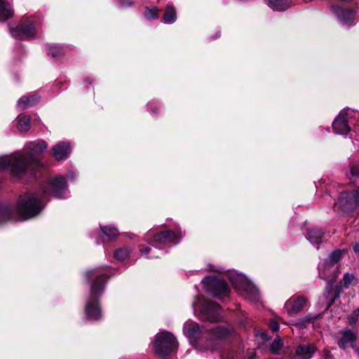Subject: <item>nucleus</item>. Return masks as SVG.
I'll list each match as a JSON object with an SVG mask.
<instances>
[{
    "mask_svg": "<svg viewBox=\"0 0 359 359\" xmlns=\"http://www.w3.org/2000/svg\"><path fill=\"white\" fill-rule=\"evenodd\" d=\"M183 333L196 350L203 352L208 350L213 351L215 348V341L229 336L230 331L224 327L219 326L212 329L211 332L208 334V330L203 326L188 320L184 324Z\"/></svg>",
    "mask_w": 359,
    "mask_h": 359,
    "instance_id": "obj_1",
    "label": "nucleus"
},
{
    "mask_svg": "<svg viewBox=\"0 0 359 359\" xmlns=\"http://www.w3.org/2000/svg\"><path fill=\"white\" fill-rule=\"evenodd\" d=\"M86 278L91 282L90 295L84 308L86 318L90 320H98L102 318L100 297L103 293L107 279L109 278L104 268H97L86 271Z\"/></svg>",
    "mask_w": 359,
    "mask_h": 359,
    "instance_id": "obj_2",
    "label": "nucleus"
},
{
    "mask_svg": "<svg viewBox=\"0 0 359 359\" xmlns=\"http://www.w3.org/2000/svg\"><path fill=\"white\" fill-rule=\"evenodd\" d=\"M183 236L184 233L178 228L175 231L168 230L157 233H155L154 231L151 230L146 234L145 239L151 241V238H153V248L150 246L140 245L139 250L141 254L147 258H157L160 255V253H156L157 249L160 250V248L162 245H177L180 242Z\"/></svg>",
    "mask_w": 359,
    "mask_h": 359,
    "instance_id": "obj_3",
    "label": "nucleus"
},
{
    "mask_svg": "<svg viewBox=\"0 0 359 359\" xmlns=\"http://www.w3.org/2000/svg\"><path fill=\"white\" fill-rule=\"evenodd\" d=\"M44 204L36 193L28 192L22 194L18 198L15 206L10 207L12 210V218L5 223L15 220H27L38 216L44 208Z\"/></svg>",
    "mask_w": 359,
    "mask_h": 359,
    "instance_id": "obj_4",
    "label": "nucleus"
},
{
    "mask_svg": "<svg viewBox=\"0 0 359 359\" xmlns=\"http://www.w3.org/2000/svg\"><path fill=\"white\" fill-rule=\"evenodd\" d=\"M346 251L344 250H334L328 257L319 264V276L321 278L327 281V290L330 292L332 284L340 273L338 266L335 265L343 257Z\"/></svg>",
    "mask_w": 359,
    "mask_h": 359,
    "instance_id": "obj_5",
    "label": "nucleus"
},
{
    "mask_svg": "<svg viewBox=\"0 0 359 359\" xmlns=\"http://www.w3.org/2000/svg\"><path fill=\"white\" fill-rule=\"evenodd\" d=\"M226 276L239 294L252 302L258 301L259 291L257 288L244 274L230 270L226 271Z\"/></svg>",
    "mask_w": 359,
    "mask_h": 359,
    "instance_id": "obj_6",
    "label": "nucleus"
},
{
    "mask_svg": "<svg viewBox=\"0 0 359 359\" xmlns=\"http://www.w3.org/2000/svg\"><path fill=\"white\" fill-rule=\"evenodd\" d=\"M27 164L25 158L18 154L0 156V171L9 168L11 175L15 177H22L27 174Z\"/></svg>",
    "mask_w": 359,
    "mask_h": 359,
    "instance_id": "obj_7",
    "label": "nucleus"
},
{
    "mask_svg": "<svg viewBox=\"0 0 359 359\" xmlns=\"http://www.w3.org/2000/svg\"><path fill=\"white\" fill-rule=\"evenodd\" d=\"M48 147L47 144L42 140H37L26 144L25 148L27 150L26 154H20L25 158L27 171L29 169L38 168L41 167V156Z\"/></svg>",
    "mask_w": 359,
    "mask_h": 359,
    "instance_id": "obj_8",
    "label": "nucleus"
},
{
    "mask_svg": "<svg viewBox=\"0 0 359 359\" xmlns=\"http://www.w3.org/2000/svg\"><path fill=\"white\" fill-rule=\"evenodd\" d=\"M194 311H198L208 321H218L222 318L220 306L203 297H198L192 304Z\"/></svg>",
    "mask_w": 359,
    "mask_h": 359,
    "instance_id": "obj_9",
    "label": "nucleus"
},
{
    "mask_svg": "<svg viewBox=\"0 0 359 359\" xmlns=\"http://www.w3.org/2000/svg\"><path fill=\"white\" fill-rule=\"evenodd\" d=\"M177 341L174 335L168 332L162 331L156 334L154 348L156 353L165 356L177 348Z\"/></svg>",
    "mask_w": 359,
    "mask_h": 359,
    "instance_id": "obj_10",
    "label": "nucleus"
},
{
    "mask_svg": "<svg viewBox=\"0 0 359 359\" xmlns=\"http://www.w3.org/2000/svg\"><path fill=\"white\" fill-rule=\"evenodd\" d=\"M41 190L43 194L57 198H65L69 196L67 182L61 175L50 177L47 183L42 186Z\"/></svg>",
    "mask_w": 359,
    "mask_h": 359,
    "instance_id": "obj_11",
    "label": "nucleus"
},
{
    "mask_svg": "<svg viewBox=\"0 0 359 359\" xmlns=\"http://www.w3.org/2000/svg\"><path fill=\"white\" fill-rule=\"evenodd\" d=\"M205 290L211 295L223 299L229 294L230 290L225 280L215 276H207L203 279Z\"/></svg>",
    "mask_w": 359,
    "mask_h": 359,
    "instance_id": "obj_12",
    "label": "nucleus"
},
{
    "mask_svg": "<svg viewBox=\"0 0 359 359\" xmlns=\"http://www.w3.org/2000/svg\"><path fill=\"white\" fill-rule=\"evenodd\" d=\"M37 25L38 22L34 18H30L15 28L9 26V29L11 34L15 39H30L36 36Z\"/></svg>",
    "mask_w": 359,
    "mask_h": 359,
    "instance_id": "obj_13",
    "label": "nucleus"
},
{
    "mask_svg": "<svg viewBox=\"0 0 359 359\" xmlns=\"http://www.w3.org/2000/svg\"><path fill=\"white\" fill-rule=\"evenodd\" d=\"M351 113L349 109H343L339 112L332 123L333 130L337 134L346 135L350 132L348 121Z\"/></svg>",
    "mask_w": 359,
    "mask_h": 359,
    "instance_id": "obj_14",
    "label": "nucleus"
},
{
    "mask_svg": "<svg viewBox=\"0 0 359 359\" xmlns=\"http://www.w3.org/2000/svg\"><path fill=\"white\" fill-rule=\"evenodd\" d=\"M330 11L343 25L350 26L353 25L354 13L352 10L345 9L341 6L335 5L334 3H331Z\"/></svg>",
    "mask_w": 359,
    "mask_h": 359,
    "instance_id": "obj_15",
    "label": "nucleus"
},
{
    "mask_svg": "<svg viewBox=\"0 0 359 359\" xmlns=\"http://www.w3.org/2000/svg\"><path fill=\"white\" fill-rule=\"evenodd\" d=\"M339 334L336 339L339 348L342 349L348 347L355 348L357 335L354 332L351 330H343L339 332Z\"/></svg>",
    "mask_w": 359,
    "mask_h": 359,
    "instance_id": "obj_16",
    "label": "nucleus"
},
{
    "mask_svg": "<svg viewBox=\"0 0 359 359\" xmlns=\"http://www.w3.org/2000/svg\"><path fill=\"white\" fill-rule=\"evenodd\" d=\"M72 148L67 142H60L51 149V155L57 161L67 158L71 153Z\"/></svg>",
    "mask_w": 359,
    "mask_h": 359,
    "instance_id": "obj_17",
    "label": "nucleus"
},
{
    "mask_svg": "<svg viewBox=\"0 0 359 359\" xmlns=\"http://www.w3.org/2000/svg\"><path fill=\"white\" fill-rule=\"evenodd\" d=\"M307 299L304 297H292L285 302V308L289 315L300 312L306 306Z\"/></svg>",
    "mask_w": 359,
    "mask_h": 359,
    "instance_id": "obj_18",
    "label": "nucleus"
},
{
    "mask_svg": "<svg viewBox=\"0 0 359 359\" xmlns=\"http://www.w3.org/2000/svg\"><path fill=\"white\" fill-rule=\"evenodd\" d=\"M315 351L316 348L313 345H300L297 348L292 359H311Z\"/></svg>",
    "mask_w": 359,
    "mask_h": 359,
    "instance_id": "obj_19",
    "label": "nucleus"
},
{
    "mask_svg": "<svg viewBox=\"0 0 359 359\" xmlns=\"http://www.w3.org/2000/svg\"><path fill=\"white\" fill-rule=\"evenodd\" d=\"M39 100L40 97L36 95H24L18 100L17 107L20 110H24L36 104Z\"/></svg>",
    "mask_w": 359,
    "mask_h": 359,
    "instance_id": "obj_20",
    "label": "nucleus"
},
{
    "mask_svg": "<svg viewBox=\"0 0 359 359\" xmlns=\"http://www.w3.org/2000/svg\"><path fill=\"white\" fill-rule=\"evenodd\" d=\"M13 15V11L8 1L0 0V20L5 21Z\"/></svg>",
    "mask_w": 359,
    "mask_h": 359,
    "instance_id": "obj_21",
    "label": "nucleus"
},
{
    "mask_svg": "<svg viewBox=\"0 0 359 359\" xmlns=\"http://www.w3.org/2000/svg\"><path fill=\"white\" fill-rule=\"evenodd\" d=\"M323 232L320 229H309L306 234L307 240L313 245L319 244L322 241Z\"/></svg>",
    "mask_w": 359,
    "mask_h": 359,
    "instance_id": "obj_22",
    "label": "nucleus"
},
{
    "mask_svg": "<svg viewBox=\"0 0 359 359\" xmlns=\"http://www.w3.org/2000/svg\"><path fill=\"white\" fill-rule=\"evenodd\" d=\"M12 210L8 203H0V225L12 218Z\"/></svg>",
    "mask_w": 359,
    "mask_h": 359,
    "instance_id": "obj_23",
    "label": "nucleus"
},
{
    "mask_svg": "<svg viewBox=\"0 0 359 359\" xmlns=\"http://www.w3.org/2000/svg\"><path fill=\"white\" fill-rule=\"evenodd\" d=\"M177 19L175 8L173 6L169 5L166 7L163 15V22L165 24H172Z\"/></svg>",
    "mask_w": 359,
    "mask_h": 359,
    "instance_id": "obj_24",
    "label": "nucleus"
},
{
    "mask_svg": "<svg viewBox=\"0 0 359 359\" xmlns=\"http://www.w3.org/2000/svg\"><path fill=\"white\" fill-rule=\"evenodd\" d=\"M100 229L102 234L105 236L109 241L116 238L119 234L118 230L114 226H101Z\"/></svg>",
    "mask_w": 359,
    "mask_h": 359,
    "instance_id": "obj_25",
    "label": "nucleus"
},
{
    "mask_svg": "<svg viewBox=\"0 0 359 359\" xmlns=\"http://www.w3.org/2000/svg\"><path fill=\"white\" fill-rule=\"evenodd\" d=\"M48 55L53 58L57 59L64 54V50L62 46L57 44H49L47 49Z\"/></svg>",
    "mask_w": 359,
    "mask_h": 359,
    "instance_id": "obj_26",
    "label": "nucleus"
},
{
    "mask_svg": "<svg viewBox=\"0 0 359 359\" xmlns=\"http://www.w3.org/2000/svg\"><path fill=\"white\" fill-rule=\"evenodd\" d=\"M290 0H271V8L276 11H284L290 7Z\"/></svg>",
    "mask_w": 359,
    "mask_h": 359,
    "instance_id": "obj_27",
    "label": "nucleus"
},
{
    "mask_svg": "<svg viewBox=\"0 0 359 359\" xmlns=\"http://www.w3.org/2000/svg\"><path fill=\"white\" fill-rule=\"evenodd\" d=\"M17 128L20 132H27L30 128V117L24 115L18 118Z\"/></svg>",
    "mask_w": 359,
    "mask_h": 359,
    "instance_id": "obj_28",
    "label": "nucleus"
},
{
    "mask_svg": "<svg viewBox=\"0 0 359 359\" xmlns=\"http://www.w3.org/2000/svg\"><path fill=\"white\" fill-rule=\"evenodd\" d=\"M284 343L280 337H276L271 344V353L280 354L283 352Z\"/></svg>",
    "mask_w": 359,
    "mask_h": 359,
    "instance_id": "obj_29",
    "label": "nucleus"
},
{
    "mask_svg": "<svg viewBox=\"0 0 359 359\" xmlns=\"http://www.w3.org/2000/svg\"><path fill=\"white\" fill-rule=\"evenodd\" d=\"M130 252V250L128 247H123L116 250L114 253V256L116 259L123 261L128 257Z\"/></svg>",
    "mask_w": 359,
    "mask_h": 359,
    "instance_id": "obj_30",
    "label": "nucleus"
},
{
    "mask_svg": "<svg viewBox=\"0 0 359 359\" xmlns=\"http://www.w3.org/2000/svg\"><path fill=\"white\" fill-rule=\"evenodd\" d=\"M144 16L147 20H156L158 18V10L156 7H147Z\"/></svg>",
    "mask_w": 359,
    "mask_h": 359,
    "instance_id": "obj_31",
    "label": "nucleus"
},
{
    "mask_svg": "<svg viewBox=\"0 0 359 359\" xmlns=\"http://www.w3.org/2000/svg\"><path fill=\"white\" fill-rule=\"evenodd\" d=\"M354 279V276L353 274L351 273H345L343 278V287L341 282L339 283L338 285V287H340L339 289V292L343 289V288H348L351 285V283L353 282Z\"/></svg>",
    "mask_w": 359,
    "mask_h": 359,
    "instance_id": "obj_32",
    "label": "nucleus"
},
{
    "mask_svg": "<svg viewBox=\"0 0 359 359\" xmlns=\"http://www.w3.org/2000/svg\"><path fill=\"white\" fill-rule=\"evenodd\" d=\"M313 323V318L311 317L306 316L299 320L295 324V326L299 329H302L306 327L309 323Z\"/></svg>",
    "mask_w": 359,
    "mask_h": 359,
    "instance_id": "obj_33",
    "label": "nucleus"
},
{
    "mask_svg": "<svg viewBox=\"0 0 359 359\" xmlns=\"http://www.w3.org/2000/svg\"><path fill=\"white\" fill-rule=\"evenodd\" d=\"M349 198L351 203L355 205H359V187L350 193Z\"/></svg>",
    "mask_w": 359,
    "mask_h": 359,
    "instance_id": "obj_34",
    "label": "nucleus"
},
{
    "mask_svg": "<svg viewBox=\"0 0 359 359\" xmlns=\"http://www.w3.org/2000/svg\"><path fill=\"white\" fill-rule=\"evenodd\" d=\"M133 4V1L131 0H118V6L119 8H128Z\"/></svg>",
    "mask_w": 359,
    "mask_h": 359,
    "instance_id": "obj_35",
    "label": "nucleus"
},
{
    "mask_svg": "<svg viewBox=\"0 0 359 359\" xmlns=\"http://www.w3.org/2000/svg\"><path fill=\"white\" fill-rule=\"evenodd\" d=\"M358 314H359V311H355L353 314H351V316H349L347 318L348 323L352 325H355L357 322V318L358 316Z\"/></svg>",
    "mask_w": 359,
    "mask_h": 359,
    "instance_id": "obj_36",
    "label": "nucleus"
},
{
    "mask_svg": "<svg viewBox=\"0 0 359 359\" xmlns=\"http://www.w3.org/2000/svg\"><path fill=\"white\" fill-rule=\"evenodd\" d=\"M208 270L210 271H215V272H217V273H222L224 272V269L222 267L217 266H215V265H209L208 266Z\"/></svg>",
    "mask_w": 359,
    "mask_h": 359,
    "instance_id": "obj_37",
    "label": "nucleus"
},
{
    "mask_svg": "<svg viewBox=\"0 0 359 359\" xmlns=\"http://www.w3.org/2000/svg\"><path fill=\"white\" fill-rule=\"evenodd\" d=\"M279 328V324L276 321L271 320V331L277 332Z\"/></svg>",
    "mask_w": 359,
    "mask_h": 359,
    "instance_id": "obj_38",
    "label": "nucleus"
},
{
    "mask_svg": "<svg viewBox=\"0 0 359 359\" xmlns=\"http://www.w3.org/2000/svg\"><path fill=\"white\" fill-rule=\"evenodd\" d=\"M351 174L352 176H359V168L353 166L351 168Z\"/></svg>",
    "mask_w": 359,
    "mask_h": 359,
    "instance_id": "obj_39",
    "label": "nucleus"
},
{
    "mask_svg": "<svg viewBox=\"0 0 359 359\" xmlns=\"http://www.w3.org/2000/svg\"><path fill=\"white\" fill-rule=\"evenodd\" d=\"M354 250L359 253V243L355 245Z\"/></svg>",
    "mask_w": 359,
    "mask_h": 359,
    "instance_id": "obj_40",
    "label": "nucleus"
},
{
    "mask_svg": "<svg viewBox=\"0 0 359 359\" xmlns=\"http://www.w3.org/2000/svg\"><path fill=\"white\" fill-rule=\"evenodd\" d=\"M85 82L87 83H89V84H91L93 83V80L90 79V78H87L86 80H85Z\"/></svg>",
    "mask_w": 359,
    "mask_h": 359,
    "instance_id": "obj_41",
    "label": "nucleus"
},
{
    "mask_svg": "<svg viewBox=\"0 0 359 359\" xmlns=\"http://www.w3.org/2000/svg\"><path fill=\"white\" fill-rule=\"evenodd\" d=\"M69 177L70 178H73V177H74L73 174H72V172H69Z\"/></svg>",
    "mask_w": 359,
    "mask_h": 359,
    "instance_id": "obj_42",
    "label": "nucleus"
}]
</instances>
